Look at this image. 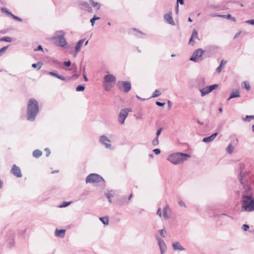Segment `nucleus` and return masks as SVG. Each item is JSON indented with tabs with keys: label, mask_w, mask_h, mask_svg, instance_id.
<instances>
[{
	"label": "nucleus",
	"mask_w": 254,
	"mask_h": 254,
	"mask_svg": "<svg viewBox=\"0 0 254 254\" xmlns=\"http://www.w3.org/2000/svg\"><path fill=\"white\" fill-rule=\"evenodd\" d=\"M39 112V106L37 101L33 98L30 99L27 104V120L33 121Z\"/></svg>",
	"instance_id": "f257e3e1"
},
{
	"label": "nucleus",
	"mask_w": 254,
	"mask_h": 254,
	"mask_svg": "<svg viewBox=\"0 0 254 254\" xmlns=\"http://www.w3.org/2000/svg\"><path fill=\"white\" fill-rule=\"evenodd\" d=\"M190 157V156L189 154L176 153L169 155L167 159L174 164H178L182 163Z\"/></svg>",
	"instance_id": "f03ea898"
},
{
	"label": "nucleus",
	"mask_w": 254,
	"mask_h": 254,
	"mask_svg": "<svg viewBox=\"0 0 254 254\" xmlns=\"http://www.w3.org/2000/svg\"><path fill=\"white\" fill-rule=\"evenodd\" d=\"M254 210V199L248 196H244L242 199V211Z\"/></svg>",
	"instance_id": "7ed1b4c3"
},
{
	"label": "nucleus",
	"mask_w": 254,
	"mask_h": 254,
	"mask_svg": "<svg viewBox=\"0 0 254 254\" xmlns=\"http://www.w3.org/2000/svg\"><path fill=\"white\" fill-rule=\"evenodd\" d=\"M116 80V78L113 74H108L105 75L103 81V86L105 90H110L115 84Z\"/></svg>",
	"instance_id": "20e7f679"
},
{
	"label": "nucleus",
	"mask_w": 254,
	"mask_h": 254,
	"mask_svg": "<svg viewBox=\"0 0 254 254\" xmlns=\"http://www.w3.org/2000/svg\"><path fill=\"white\" fill-rule=\"evenodd\" d=\"M103 180L102 178L96 174H91L88 175L86 179V183H98Z\"/></svg>",
	"instance_id": "39448f33"
},
{
	"label": "nucleus",
	"mask_w": 254,
	"mask_h": 254,
	"mask_svg": "<svg viewBox=\"0 0 254 254\" xmlns=\"http://www.w3.org/2000/svg\"><path fill=\"white\" fill-rule=\"evenodd\" d=\"M131 112V110L129 108H125L121 110L118 119L119 121L121 124L125 123V121L128 116L129 112Z\"/></svg>",
	"instance_id": "423d86ee"
},
{
	"label": "nucleus",
	"mask_w": 254,
	"mask_h": 254,
	"mask_svg": "<svg viewBox=\"0 0 254 254\" xmlns=\"http://www.w3.org/2000/svg\"><path fill=\"white\" fill-rule=\"evenodd\" d=\"M117 85L120 90H123L125 92H128L131 89V84L129 82L119 81Z\"/></svg>",
	"instance_id": "0eeeda50"
},
{
	"label": "nucleus",
	"mask_w": 254,
	"mask_h": 254,
	"mask_svg": "<svg viewBox=\"0 0 254 254\" xmlns=\"http://www.w3.org/2000/svg\"><path fill=\"white\" fill-rule=\"evenodd\" d=\"M204 52L201 49L196 50L191 56L190 60L194 62L198 61L201 58L202 55Z\"/></svg>",
	"instance_id": "6e6552de"
},
{
	"label": "nucleus",
	"mask_w": 254,
	"mask_h": 254,
	"mask_svg": "<svg viewBox=\"0 0 254 254\" xmlns=\"http://www.w3.org/2000/svg\"><path fill=\"white\" fill-rule=\"evenodd\" d=\"M55 40V44L59 46L64 47L66 44L65 39L63 36H60L54 38Z\"/></svg>",
	"instance_id": "1a4fd4ad"
},
{
	"label": "nucleus",
	"mask_w": 254,
	"mask_h": 254,
	"mask_svg": "<svg viewBox=\"0 0 254 254\" xmlns=\"http://www.w3.org/2000/svg\"><path fill=\"white\" fill-rule=\"evenodd\" d=\"M11 172L16 177L20 178L22 177V174L20 168L16 165H14L11 170Z\"/></svg>",
	"instance_id": "9d476101"
},
{
	"label": "nucleus",
	"mask_w": 254,
	"mask_h": 254,
	"mask_svg": "<svg viewBox=\"0 0 254 254\" xmlns=\"http://www.w3.org/2000/svg\"><path fill=\"white\" fill-rule=\"evenodd\" d=\"M164 19L169 24L172 25H175V22L172 18V12H170L168 13H166L164 15Z\"/></svg>",
	"instance_id": "9b49d317"
},
{
	"label": "nucleus",
	"mask_w": 254,
	"mask_h": 254,
	"mask_svg": "<svg viewBox=\"0 0 254 254\" xmlns=\"http://www.w3.org/2000/svg\"><path fill=\"white\" fill-rule=\"evenodd\" d=\"M193 39H198V33L196 30L194 29L192 31L191 36L189 41V44L193 45L194 44V41Z\"/></svg>",
	"instance_id": "f8f14e48"
},
{
	"label": "nucleus",
	"mask_w": 254,
	"mask_h": 254,
	"mask_svg": "<svg viewBox=\"0 0 254 254\" xmlns=\"http://www.w3.org/2000/svg\"><path fill=\"white\" fill-rule=\"evenodd\" d=\"M100 141L102 143L104 144L106 147H109L110 146V141L105 136H102L100 138Z\"/></svg>",
	"instance_id": "ddd939ff"
},
{
	"label": "nucleus",
	"mask_w": 254,
	"mask_h": 254,
	"mask_svg": "<svg viewBox=\"0 0 254 254\" xmlns=\"http://www.w3.org/2000/svg\"><path fill=\"white\" fill-rule=\"evenodd\" d=\"M171 216V210L168 205H166L163 209V216L165 218L168 219Z\"/></svg>",
	"instance_id": "4468645a"
},
{
	"label": "nucleus",
	"mask_w": 254,
	"mask_h": 254,
	"mask_svg": "<svg viewBox=\"0 0 254 254\" xmlns=\"http://www.w3.org/2000/svg\"><path fill=\"white\" fill-rule=\"evenodd\" d=\"M158 244L160 246L161 252L162 254H163L166 250V247L165 244L163 240H158Z\"/></svg>",
	"instance_id": "2eb2a0df"
},
{
	"label": "nucleus",
	"mask_w": 254,
	"mask_h": 254,
	"mask_svg": "<svg viewBox=\"0 0 254 254\" xmlns=\"http://www.w3.org/2000/svg\"><path fill=\"white\" fill-rule=\"evenodd\" d=\"M84 42V40H81L78 41L75 47L76 53L74 55V57H76L77 54L80 51L81 47Z\"/></svg>",
	"instance_id": "dca6fc26"
},
{
	"label": "nucleus",
	"mask_w": 254,
	"mask_h": 254,
	"mask_svg": "<svg viewBox=\"0 0 254 254\" xmlns=\"http://www.w3.org/2000/svg\"><path fill=\"white\" fill-rule=\"evenodd\" d=\"M217 135V133H215L212 134L211 136L209 137H204L203 139V141L204 142H208L212 141Z\"/></svg>",
	"instance_id": "f3484780"
},
{
	"label": "nucleus",
	"mask_w": 254,
	"mask_h": 254,
	"mask_svg": "<svg viewBox=\"0 0 254 254\" xmlns=\"http://www.w3.org/2000/svg\"><path fill=\"white\" fill-rule=\"evenodd\" d=\"M65 230L64 229L58 230L56 229L55 231V235L56 236L63 238L65 235Z\"/></svg>",
	"instance_id": "a211bd4d"
},
{
	"label": "nucleus",
	"mask_w": 254,
	"mask_h": 254,
	"mask_svg": "<svg viewBox=\"0 0 254 254\" xmlns=\"http://www.w3.org/2000/svg\"><path fill=\"white\" fill-rule=\"evenodd\" d=\"M173 247L175 250H185V249L180 245V244L179 242H176L173 243Z\"/></svg>",
	"instance_id": "6ab92c4d"
},
{
	"label": "nucleus",
	"mask_w": 254,
	"mask_h": 254,
	"mask_svg": "<svg viewBox=\"0 0 254 254\" xmlns=\"http://www.w3.org/2000/svg\"><path fill=\"white\" fill-rule=\"evenodd\" d=\"M240 97L239 92L238 90H236L232 92L230 97L228 98V100H229L230 99H231L232 98H236V97Z\"/></svg>",
	"instance_id": "aec40b11"
},
{
	"label": "nucleus",
	"mask_w": 254,
	"mask_h": 254,
	"mask_svg": "<svg viewBox=\"0 0 254 254\" xmlns=\"http://www.w3.org/2000/svg\"><path fill=\"white\" fill-rule=\"evenodd\" d=\"M90 2L96 10H99L100 8L101 5L99 2L92 0H90Z\"/></svg>",
	"instance_id": "412c9836"
},
{
	"label": "nucleus",
	"mask_w": 254,
	"mask_h": 254,
	"mask_svg": "<svg viewBox=\"0 0 254 254\" xmlns=\"http://www.w3.org/2000/svg\"><path fill=\"white\" fill-rule=\"evenodd\" d=\"M42 155V152L40 150L36 149L33 152V156L35 158H39Z\"/></svg>",
	"instance_id": "4be33fe9"
},
{
	"label": "nucleus",
	"mask_w": 254,
	"mask_h": 254,
	"mask_svg": "<svg viewBox=\"0 0 254 254\" xmlns=\"http://www.w3.org/2000/svg\"><path fill=\"white\" fill-rule=\"evenodd\" d=\"M226 61L222 60L221 62L220 65L217 68L216 70L218 73H220L224 65L226 64Z\"/></svg>",
	"instance_id": "5701e85b"
},
{
	"label": "nucleus",
	"mask_w": 254,
	"mask_h": 254,
	"mask_svg": "<svg viewBox=\"0 0 254 254\" xmlns=\"http://www.w3.org/2000/svg\"><path fill=\"white\" fill-rule=\"evenodd\" d=\"M81 5L82 6V8L86 9L89 12H92V9L89 6L88 3L86 2H83L81 3Z\"/></svg>",
	"instance_id": "b1692460"
},
{
	"label": "nucleus",
	"mask_w": 254,
	"mask_h": 254,
	"mask_svg": "<svg viewBox=\"0 0 254 254\" xmlns=\"http://www.w3.org/2000/svg\"><path fill=\"white\" fill-rule=\"evenodd\" d=\"M248 174L246 172H243L241 171L240 173V181L241 184H243L245 181V177Z\"/></svg>",
	"instance_id": "393cba45"
},
{
	"label": "nucleus",
	"mask_w": 254,
	"mask_h": 254,
	"mask_svg": "<svg viewBox=\"0 0 254 254\" xmlns=\"http://www.w3.org/2000/svg\"><path fill=\"white\" fill-rule=\"evenodd\" d=\"M100 220L105 225H108L109 223V218L108 216L101 217Z\"/></svg>",
	"instance_id": "a878e982"
},
{
	"label": "nucleus",
	"mask_w": 254,
	"mask_h": 254,
	"mask_svg": "<svg viewBox=\"0 0 254 254\" xmlns=\"http://www.w3.org/2000/svg\"><path fill=\"white\" fill-rule=\"evenodd\" d=\"M211 91H209V87L207 86L203 89H202L201 90V93L202 94V95L203 96L206 94H208L209 93V92H210Z\"/></svg>",
	"instance_id": "bb28decb"
},
{
	"label": "nucleus",
	"mask_w": 254,
	"mask_h": 254,
	"mask_svg": "<svg viewBox=\"0 0 254 254\" xmlns=\"http://www.w3.org/2000/svg\"><path fill=\"white\" fill-rule=\"evenodd\" d=\"M0 41H5L8 42H10L11 41V38L10 37H4L3 38H1L0 39Z\"/></svg>",
	"instance_id": "cd10ccee"
},
{
	"label": "nucleus",
	"mask_w": 254,
	"mask_h": 254,
	"mask_svg": "<svg viewBox=\"0 0 254 254\" xmlns=\"http://www.w3.org/2000/svg\"><path fill=\"white\" fill-rule=\"evenodd\" d=\"M233 150L234 147L231 144L229 145L227 147V151L230 153H231L233 151Z\"/></svg>",
	"instance_id": "c85d7f7f"
},
{
	"label": "nucleus",
	"mask_w": 254,
	"mask_h": 254,
	"mask_svg": "<svg viewBox=\"0 0 254 254\" xmlns=\"http://www.w3.org/2000/svg\"><path fill=\"white\" fill-rule=\"evenodd\" d=\"M160 94H161L159 90H156L154 92V93H153V94L152 97H154V98H155V97H158L159 96H160Z\"/></svg>",
	"instance_id": "c756f323"
},
{
	"label": "nucleus",
	"mask_w": 254,
	"mask_h": 254,
	"mask_svg": "<svg viewBox=\"0 0 254 254\" xmlns=\"http://www.w3.org/2000/svg\"><path fill=\"white\" fill-rule=\"evenodd\" d=\"M8 46H5L0 49V56H1L3 53L5 52Z\"/></svg>",
	"instance_id": "7c9ffc66"
},
{
	"label": "nucleus",
	"mask_w": 254,
	"mask_h": 254,
	"mask_svg": "<svg viewBox=\"0 0 254 254\" xmlns=\"http://www.w3.org/2000/svg\"><path fill=\"white\" fill-rule=\"evenodd\" d=\"M41 66H42V64L40 62H39L37 64H33L32 65V66L33 68H36L38 66V69H40L41 68Z\"/></svg>",
	"instance_id": "2f4dec72"
},
{
	"label": "nucleus",
	"mask_w": 254,
	"mask_h": 254,
	"mask_svg": "<svg viewBox=\"0 0 254 254\" xmlns=\"http://www.w3.org/2000/svg\"><path fill=\"white\" fill-rule=\"evenodd\" d=\"M244 84L245 85V87L247 89V90L249 91L251 88V86L249 83L247 81H244Z\"/></svg>",
	"instance_id": "473e14b6"
},
{
	"label": "nucleus",
	"mask_w": 254,
	"mask_h": 254,
	"mask_svg": "<svg viewBox=\"0 0 254 254\" xmlns=\"http://www.w3.org/2000/svg\"><path fill=\"white\" fill-rule=\"evenodd\" d=\"M152 144L154 145V146H156L158 144H159V140H158V137H156L153 141H152Z\"/></svg>",
	"instance_id": "72a5a7b5"
},
{
	"label": "nucleus",
	"mask_w": 254,
	"mask_h": 254,
	"mask_svg": "<svg viewBox=\"0 0 254 254\" xmlns=\"http://www.w3.org/2000/svg\"><path fill=\"white\" fill-rule=\"evenodd\" d=\"M84 88H85L84 86H83L82 85H79L77 87L76 90L77 91H83L84 90Z\"/></svg>",
	"instance_id": "f704fd0d"
},
{
	"label": "nucleus",
	"mask_w": 254,
	"mask_h": 254,
	"mask_svg": "<svg viewBox=\"0 0 254 254\" xmlns=\"http://www.w3.org/2000/svg\"><path fill=\"white\" fill-rule=\"evenodd\" d=\"M8 13L10 15H11V16L13 18L15 19V20H18V21H22V20H21L20 18H19V17H17V16H15V15H14L13 14H12V13H11L10 12H8Z\"/></svg>",
	"instance_id": "c9c22d12"
},
{
	"label": "nucleus",
	"mask_w": 254,
	"mask_h": 254,
	"mask_svg": "<svg viewBox=\"0 0 254 254\" xmlns=\"http://www.w3.org/2000/svg\"><path fill=\"white\" fill-rule=\"evenodd\" d=\"M219 17H222V18H225L227 19H229L231 17V15L230 14H228V15H218Z\"/></svg>",
	"instance_id": "e433bc0d"
},
{
	"label": "nucleus",
	"mask_w": 254,
	"mask_h": 254,
	"mask_svg": "<svg viewBox=\"0 0 254 254\" xmlns=\"http://www.w3.org/2000/svg\"><path fill=\"white\" fill-rule=\"evenodd\" d=\"M252 119H254V116H247L244 119V120L250 121Z\"/></svg>",
	"instance_id": "4c0bfd02"
},
{
	"label": "nucleus",
	"mask_w": 254,
	"mask_h": 254,
	"mask_svg": "<svg viewBox=\"0 0 254 254\" xmlns=\"http://www.w3.org/2000/svg\"><path fill=\"white\" fill-rule=\"evenodd\" d=\"M218 85L217 84H214L211 86H208L209 91H212L213 89H214L216 87H217Z\"/></svg>",
	"instance_id": "58836bf2"
},
{
	"label": "nucleus",
	"mask_w": 254,
	"mask_h": 254,
	"mask_svg": "<svg viewBox=\"0 0 254 254\" xmlns=\"http://www.w3.org/2000/svg\"><path fill=\"white\" fill-rule=\"evenodd\" d=\"M160 234L162 237H165V235H166V232L163 230H161L160 231Z\"/></svg>",
	"instance_id": "ea45409f"
},
{
	"label": "nucleus",
	"mask_w": 254,
	"mask_h": 254,
	"mask_svg": "<svg viewBox=\"0 0 254 254\" xmlns=\"http://www.w3.org/2000/svg\"><path fill=\"white\" fill-rule=\"evenodd\" d=\"M45 151L46 152V156L48 157L50 155V153H51L50 149L48 148H46V149H45Z\"/></svg>",
	"instance_id": "a19ab883"
},
{
	"label": "nucleus",
	"mask_w": 254,
	"mask_h": 254,
	"mask_svg": "<svg viewBox=\"0 0 254 254\" xmlns=\"http://www.w3.org/2000/svg\"><path fill=\"white\" fill-rule=\"evenodd\" d=\"M153 152L156 155H158L160 153L161 151L159 149H155L153 150Z\"/></svg>",
	"instance_id": "79ce46f5"
},
{
	"label": "nucleus",
	"mask_w": 254,
	"mask_h": 254,
	"mask_svg": "<svg viewBox=\"0 0 254 254\" xmlns=\"http://www.w3.org/2000/svg\"><path fill=\"white\" fill-rule=\"evenodd\" d=\"M243 228L244 231H247L249 228V226L247 224H244L243 226Z\"/></svg>",
	"instance_id": "37998d69"
},
{
	"label": "nucleus",
	"mask_w": 254,
	"mask_h": 254,
	"mask_svg": "<svg viewBox=\"0 0 254 254\" xmlns=\"http://www.w3.org/2000/svg\"><path fill=\"white\" fill-rule=\"evenodd\" d=\"M70 203V202H64L62 205H61V207H66L67 205H68Z\"/></svg>",
	"instance_id": "c03bdc74"
},
{
	"label": "nucleus",
	"mask_w": 254,
	"mask_h": 254,
	"mask_svg": "<svg viewBox=\"0 0 254 254\" xmlns=\"http://www.w3.org/2000/svg\"><path fill=\"white\" fill-rule=\"evenodd\" d=\"M64 64L65 66H69L71 64V63H70V61L65 62H64Z\"/></svg>",
	"instance_id": "a18cd8bd"
},
{
	"label": "nucleus",
	"mask_w": 254,
	"mask_h": 254,
	"mask_svg": "<svg viewBox=\"0 0 254 254\" xmlns=\"http://www.w3.org/2000/svg\"><path fill=\"white\" fill-rule=\"evenodd\" d=\"M162 131V128L159 129L156 133V137H158V136L160 135Z\"/></svg>",
	"instance_id": "49530a36"
},
{
	"label": "nucleus",
	"mask_w": 254,
	"mask_h": 254,
	"mask_svg": "<svg viewBox=\"0 0 254 254\" xmlns=\"http://www.w3.org/2000/svg\"><path fill=\"white\" fill-rule=\"evenodd\" d=\"M156 105H157L159 106H163L165 103H161L160 102L157 101L156 102Z\"/></svg>",
	"instance_id": "de8ad7c7"
},
{
	"label": "nucleus",
	"mask_w": 254,
	"mask_h": 254,
	"mask_svg": "<svg viewBox=\"0 0 254 254\" xmlns=\"http://www.w3.org/2000/svg\"><path fill=\"white\" fill-rule=\"evenodd\" d=\"M49 74L52 76H55L56 77H57V76H58V74H57L56 73H55L53 72H49Z\"/></svg>",
	"instance_id": "09e8293b"
},
{
	"label": "nucleus",
	"mask_w": 254,
	"mask_h": 254,
	"mask_svg": "<svg viewBox=\"0 0 254 254\" xmlns=\"http://www.w3.org/2000/svg\"><path fill=\"white\" fill-rule=\"evenodd\" d=\"M246 22L251 24H254V19L248 20Z\"/></svg>",
	"instance_id": "8fccbe9b"
},
{
	"label": "nucleus",
	"mask_w": 254,
	"mask_h": 254,
	"mask_svg": "<svg viewBox=\"0 0 254 254\" xmlns=\"http://www.w3.org/2000/svg\"><path fill=\"white\" fill-rule=\"evenodd\" d=\"M179 204L181 206H185V203L183 201H180L179 202Z\"/></svg>",
	"instance_id": "3c124183"
},
{
	"label": "nucleus",
	"mask_w": 254,
	"mask_h": 254,
	"mask_svg": "<svg viewBox=\"0 0 254 254\" xmlns=\"http://www.w3.org/2000/svg\"><path fill=\"white\" fill-rule=\"evenodd\" d=\"M95 21V18H91V19H90V22H91V25H92V26H94V25Z\"/></svg>",
	"instance_id": "603ef678"
},
{
	"label": "nucleus",
	"mask_w": 254,
	"mask_h": 254,
	"mask_svg": "<svg viewBox=\"0 0 254 254\" xmlns=\"http://www.w3.org/2000/svg\"><path fill=\"white\" fill-rule=\"evenodd\" d=\"M57 78L60 79H61L62 80H64L65 79V78L64 76H61V75H58Z\"/></svg>",
	"instance_id": "864d4df0"
},
{
	"label": "nucleus",
	"mask_w": 254,
	"mask_h": 254,
	"mask_svg": "<svg viewBox=\"0 0 254 254\" xmlns=\"http://www.w3.org/2000/svg\"><path fill=\"white\" fill-rule=\"evenodd\" d=\"M157 213L159 216H161V209L160 208L158 209Z\"/></svg>",
	"instance_id": "5fc2aeb1"
},
{
	"label": "nucleus",
	"mask_w": 254,
	"mask_h": 254,
	"mask_svg": "<svg viewBox=\"0 0 254 254\" xmlns=\"http://www.w3.org/2000/svg\"><path fill=\"white\" fill-rule=\"evenodd\" d=\"M241 31H240V32H238V33H237L235 35V36H234V39L238 38V37L240 36V35L241 34Z\"/></svg>",
	"instance_id": "6e6d98bb"
},
{
	"label": "nucleus",
	"mask_w": 254,
	"mask_h": 254,
	"mask_svg": "<svg viewBox=\"0 0 254 254\" xmlns=\"http://www.w3.org/2000/svg\"><path fill=\"white\" fill-rule=\"evenodd\" d=\"M38 50H42V51H43V48H42V46L41 45H39L37 49L35 50V51H38Z\"/></svg>",
	"instance_id": "4d7b16f0"
},
{
	"label": "nucleus",
	"mask_w": 254,
	"mask_h": 254,
	"mask_svg": "<svg viewBox=\"0 0 254 254\" xmlns=\"http://www.w3.org/2000/svg\"><path fill=\"white\" fill-rule=\"evenodd\" d=\"M177 2H179L181 4H183L184 3V0H177Z\"/></svg>",
	"instance_id": "13d9d810"
},
{
	"label": "nucleus",
	"mask_w": 254,
	"mask_h": 254,
	"mask_svg": "<svg viewBox=\"0 0 254 254\" xmlns=\"http://www.w3.org/2000/svg\"><path fill=\"white\" fill-rule=\"evenodd\" d=\"M93 18H95V20H98L100 19V17H97V16L96 15H94L93 17Z\"/></svg>",
	"instance_id": "bf43d9fd"
},
{
	"label": "nucleus",
	"mask_w": 254,
	"mask_h": 254,
	"mask_svg": "<svg viewBox=\"0 0 254 254\" xmlns=\"http://www.w3.org/2000/svg\"><path fill=\"white\" fill-rule=\"evenodd\" d=\"M112 197V195L111 194H107V197L109 198V199H110V198ZM109 201L111 202V200L109 199Z\"/></svg>",
	"instance_id": "052dcab7"
},
{
	"label": "nucleus",
	"mask_w": 254,
	"mask_h": 254,
	"mask_svg": "<svg viewBox=\"0 0 254 254\" xmlns=\"http://www.w3.org/2000/svg\"><path fill=\"white\" fill-rule=\"evenodd\" d=\"M132 193H130L128 196V200H130L131 198L132 197Z\"/></svg>",
	"instance_id": "680f3d73"
},
{
	"label": "nucleus",
	"mask_w": 254,
	"mask_h": 254,
	"mask_svg": "<svg viewBox=\"0 0 254 254\" xmlns=\"http://www.w3.org/2000/svg\"><path fill=\"white\" fill-rule=\"evenodd\" d=\"M2 187V181L0 180V189H1Z\"/></svg>",
	"instance_id": "e2e57ef3"
},
{
	"label": "nucleus",
	"mask_w": 254,
	"mask_h": 254,
	"mask_svg": "<svg viewBox=\"0 0 254 254\" xmlns=\"http://www.w3.org/2000/svg\"><path fill=\"white\" fill-rule=\"evenodd\" d=\"M84 78L85 81H87V77H86V76L85 75L84 76Z\"/></svg>",
	"instance_id": "0e129e2a"
},
{
	"label": "nucleus",
	"mask_w": 254,
	"mask_h": 254,
	"mask_svg": "<svg viewBox=\"0 0 254 254\" xmlns=\"http://www.w3.org/2000/svg\"><path fill=\"white\" fill-rule=\"evenodd\" d=\"M188 20H189V21H190V22H191V21H192V20H191V19L190 17V18H189Z\"/></svg>",
	"instance_id": "69168bd1"
},
{
	"label": "nucleus",
	"mask_w": 254,
	"mask_h": 254,
	"mask_svg": "<svg viewBox=\"0 0 254 254\" xmlns=\"http://www.w3.org/2000/svg\"><path fill=\"white\" fill-rule=\"evenodd\" d=\"M252 129H253V131L254 132V125L252 126Z\"/></svg>",
	"instance_id": "338daca9"
},
{
	"label": "nucleus",
	"mask_w": 254,
	"mask_h": 254,
	"mask_svg": "<svg viewBox=\"0 0 254 254\" xmlns=\"http://www.w3.org/2000/svg\"><path fill=\"white\" fill-rule=\"evenodd\" d=\"M219 111L221 113L222 112V108H219Z\"/></svg>",
	"instance_id": "774afa93"
}]
</instances>
